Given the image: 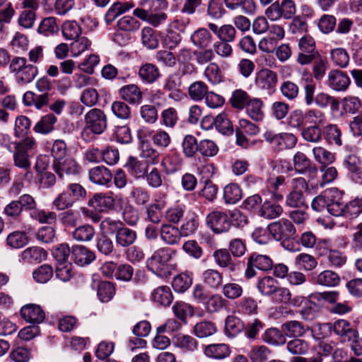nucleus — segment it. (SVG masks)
I'll use <instances>...</instances> for the list:
<instances>
[{
    "instance_id": "f257e3e1",
    "label": "nucleus",
    "mask_w": 362,
    "mask_h": 362,
    "mask_svg": "<svg viewBox=\"0 0 362 362\" xmlns=\"http://www.w3.org/2000/svg\"><path fill=\"white\" fill-rule=\"evenodd\" d=\"M175 255V251L170 247H160L146 259V267L156 276L168 279L172 275L174 266L169 262Z\"/></svg>"
},
{
    "instance_id": "f03ea898",
    "label": "nucleus",
    "mask_w": 362,
    "mask_h": 362,
    "mask_svg": "<svg viewBox=\"0 0 362 362\" xmlns=\"http://www.w3.org/2000/svg\"><path fill=\"white\" fill-rule=\"evenodd\" d=\"M13 160L15 166L28 170L31 167L30 158L36 148V141L33 136H28L25 139L13 143Z\"/></svg>"
},
{
    "instance_id": "7ed1b4c3",
    "label": "nucleus",
    "mask_w": 362,
    "mask_h": 362,
    "mask_svg": "<svg viewBox=\"0 0 362 362\" xmlns=\"http://www.w3.org/2000/svg\"><path fill=\"white\" fill-rule=\"evenodd\" d=\"M86 125L81 132L82 139L90 142L95 139V134H100L107 127L105 115H86Z\"/></svg>"
},
{
    "instance_id": "20e7f679",
    "label": "nucleus",
    "mask_w": 362,
    "mask_h": 362,
    "mask_svg": "<svg viewBox=\"0 0 362 362\" xmlns=\"http://www.w3.org/2000/svg\"><path fill=\"white\" fill-rule=\"evenodd\" d=\"M296 11V4L292 0H278L269 6L265 14L272 21H276L283 18H291Z\"/></svg>"
},
{
    "instance_id": "39448f33",
    "label": "nucleus",
    "mask_w": 362,
    "mask_h": 362,
    "mask_svg": "<svg viewBox=\"0 0 362 362\" xmlns=\"http://www.w3.org/2000/svg\"><path fill=\"white\" fill-rule=\"evenodd\" d=\"M272 267L273 261L270 257L253 252L247 257L245 276L250 279L257 275L256 269L262 272H269Z\"/></svg>"
},
{
    "instance_id": "423d86ee",
    "label": "nucleus",
    "mask_w": 362,
    "mask_h": 362,
    "mask_svg": "<svg viewBox=\"0 0 362 362\" xmlns=\"http://www.w3.org/2000/svg\"><path fill=\"white\" fill-rule=\"evenodd\" d=\"M298 46L300 52L298 54L296 61L300 65L311 64L319 54L315 50V41L310 35H304L300 37L298 40Z\"/></svg>"
},
{
    "instance_id": "0eeeda50",
    "label": "nucleus",
    "mask_w": 362,
    "mask_h": 362,
    "mask_svg": "<svg viewBox=\"0 0 362 362\" xmlns=\"http://www.w3.org/2000/svg\"><path fill=\"white\" fill-rule=\"evenodd\" d=\"M267 228L273 238L279 241L293 238L296 234V228L292 223L284 218L271 223L268 225Z\"/></svg>"
},
{
    "instance_id": "6e6552de",
    "label": "nucleus",
    "mask_w": 362,
    "mask_h": 362,
    "mask_svg": "<svg viewBox=\"0 0 362 362\" xmlns=\"http://www.w3.org/2000/svg\"><path fill=\"white\" fill-rule=\"evenodd\" d=\"M292 191L286 196V203L291 207H301L305 201L303 192L308 189V184L303 177L292 180Z\"/></svg>"
},
{
    "instance_id": "1a4fd4ad",
    "label": "nucleus",
    "mask_w": 362,
    "mask_h": 362,
    "mask_svg": "<svg viewBox=\"0 0 362 362\" xmlns=\"http://www.w3.org/2000/svg\"><path fill=\"white\" fill-rule=\"evenodd\" d=\"M264 138L278 150L291 148L297 143L296 137L293 134L288 133L276 134L271 132H267L264 134Z\"/></svg>"
},
{
    "instance_id": "9d476101",
    "label": "nucleus",
    "mask_w": 362,
    "mask_h": 362,
    "mask_svg": "<svg viewBox=\"0 0 362 362\" xmlns=\"http://www.w3.org/2000/svg\"><path fill=\"white\" fill-rule=\"evenodd\" d=\"M278 81L277 74L269 69H262L256 74L255 83L260 90L272 93L275 90Z\"/></svg>"
},
{
    "instance_id": "9b49d317",
    "label": "nucleus",
    "mask_w": 362,
    "mask_h": 362,
    "mask_svg": "<svg viewBox=\"0 0 362 362\" xmlns=\"http://www.w3.org/2000/svg\"><path fill=\"white\" fill-rule=\"evenodd\" d=\"M207 226L216 233H226L230 228V222L228 216L221 211H214L206 218Z\"/></svg>"
},
{
    "instance_id": "f8f14e48",
    "label": "nucleus",
    "mask_w": 362,
    "mask_h": 362,
    "mask_svg": "<svg viewBox=\"0 0 362 362\" xmlns=\"http://www.w3.org/2000/svg\"><path fill=\"white\" fill-rule=\"evenodd\" d=\"M53 168L55 173L61 178H62L64 175H78L81 170L80 165L71 157H65L57 161H54Z\"/></svg>"
},
{
    "instance_id": "ddd939ff",
    "label": "nucleus",
    "mask_w": 362,
    "mask_h": 362,
    "mask_svg": "<svg viewBox=\"0 0 362 362\" xmlns=\"http://www.w3.org/2000/svg\"><path fill=\"white\" fill-rule=\"evenodd\" d=\"M351 83L349 76L342 71L333 69L329 71L327 75V85L335 91L346 90Z\"/></svg>"
},
{
    "instance_id": "4468645a",
    "label": "nucleus",
    "mask_w": 362,
    "mask_h": 362,
    "mask_svg": "<svg viewBox=\"0 0 362 362\" xmlns=\"http://www.w3.org/2000/svg\"><path fill=\"white\" fill-rule=\"evenodd\" d=\"M88 204L99 211H110L115 208V197L111 192L97 193L88 200Z\"/></svg>"
},
{
    "instance_id": "2eb2a0df",
    "label": "nucleus",
    "mask_w": 362,
    "mask_h": 362,
    "mask_svg": "<svg viewBox=\"0 0 362 362\" xmlns=\"http://www.w3.org/2000/svg\"><path fill=\"white\" fill-rule=\"evenodd\" d=\"M332 329L341 343H348L351 339L355 338L358 332L349 321L344 319L336 320L332 325Z\"/></svg>"
},
{
    "instance_id": "dca6fc26",
    "label": "nucleus",
    "mask_w": 362,
    "mask_h": 362,
    "mask_svg": "<svg viewBox=\"0 0 362 362\" xmlns=\"http://www.w3.org/2000/svg\"><path fill=\"white\" fill-rule=\"evenodd\" d=\"M133 15L153 27H158L163 24L168 18L167 14L164 12L153 13L152 11L144 8H135L133 11Z\"/></svg>"
},
{
    "instance_id": "f3484780",
    "label": "nucleus",
    "mask_w": 362,
    "mask_h": 362,
    "mask_svg": "<svg viewBox=\"0 0 362 362\" xmlns=\"http://www.w3.org/2000/svg\"><path fill=\"white\" fill-rule=\"evenodd\" d=\"M213 257L216 264L222 268H227L231 273H235L240 269V262L233 260L230 252L225 248L218 249L214 252Z\"/></svg>"
},
{
    "instance_id": "a211bd4d",
    "label": "nucleus",
    "mask_w": 362,
    "mask_h": 362,
    "mask_svg": "<svg viewBox=\"0 0 362 362\" xmlns=\"http://www.w3.org/2000/svg\"><path fill=\"white\" fill-rule=\"evenodd\" d=\"M21 315L23 320L31 324H40L45 317L43 310L36 304L23 305L21 309Z\"/></svg>"
},
{
    "instance_id": "6ab92c4d",
    "label": "nucleus",
    "mask_w": 362,
    "mask_h": 362,
    "mask_svg": "<svg viewBox=\"0 0 362 362\" xmlns=\"http://www.w3.org/2000/svg\"><path fill=\"white\" fill-rule=\"evenodd\" d=\"M209 29L216 36L218 40L233 42L236 38L237 31L235 28L230 24H223L218 26L216 23H210Z\"/></svg>"
},
{
    "instance_id": "aec40b11",
    "label": "nucleus",
    "mask_w": 362,
    "mask_h": 362,
    "mask_svg": "<svg viewBox=\"0 0 362 362\" xmlns=\"http://www.w3.org/2000/svg\"><path fill=\"white\" fill-rule=\"evenodd\" d=\"M174 347L180 349L184 353L194 352L197 349L198 341L192 336L177 334L172 338Z\"/></svg>"
},
{
    "instance_id": "412c9836",
    "label": "nucleus",
    "mask_w": 362,
    "mask_h": 362,
    "mask_svg": "<svg viewBox=\"0 0 362 362\" xmlns=\"http://www.w3.org/2000/svg\"><path fill=\"white\" fill-rule=\"evenodd\" d=\"M161 240L167 245H177L182 237L180 229L171 224H163L159 230Z\"/></svg>"
},
{
    "instance_id": "4be33fe9",
    "label": "nucleus",
    "mask_w": 362,
    "mask_h": 362,
    "mask_svg": "<svg viewBox=\"0 0 362 362\" xmlns=\"http://www.w3.org/2000/svg\"><path fill=\"white\" fill-rule=\"evenodd\" d=\"M71 254L74 262L79 266L89 264L95 258L94 252L83 245L73 246Z\"/></svg>"
},
{
    "instance_id": "5701e85b",
    "label": "nucleus",
    "mask_w": 362,
    "mask_h": 362,
    "mask_svg": "<svg viewBox=\"0 0 362 362\" xmlns=\"http://www.w3.org/2000/svg\"><path fill=\"white\" fill-rule=\"evenodd\" d=\"M90 180L99 185H107L111 182L112 175L110 170L105 166H96L91 168L88 173Z\"/></svg>"
},
{
    "instance_id": "b1692460",
    "label": "nucleus",
    "mask_w": 362,
    "mask_h": 362,
    "mask_svg": "<svg viewBox=\"0 0 362 362\" xmlns=\"http://www.w3.org/2000/svg\"><path fill=\"white\" fill-rule=\"evenodd\" d=\"M223 274L214 269H207L202 274L204 285L210 289L218 290L223 284Z\"/></svg>"
},
{
    "instance_id": "393cba45",
    "label": "nucleus",
    "mask_w": 362,
    "mask_h": 362,
    "mask_svg": "<svg viewBox=\"0 0 362 362\" xmlns=\"http://www.w3.org/2000/svg\"><path fill=\"white\" fill-rule=\"evenodd\" d=\"M204 354L206 357L221 360L229 356L230 350L226 344H211L204 347Z\"/></svg>"
},
{
    "instance_id": "a878e982",
    "label": "nucleus",
    "mask_w": 362,
    "mask_h": 362,
    "mask_svg": "<svg viewBox=\"0 0 362 362\" xmlns=\"http://www.w3.org/2000/svg\"><path fill=\"white\" fill-rule=\"evenodd\" d=\"M133 6V4L130 2L116 1L113 3L106 12L105 21L107 23H111L116 18L129 11Z\"/></svg>"
},
{
    "instance_id": "bb28decb",
    "label": "nucleus",
    "mask_w": 362,
    "mask_h": 362,
    "mask_svg": "<svg viewBox=\"0 0 362 362\" xmlns=\"http://www.w3.org/2000/svg\"><path fill=\"white\" fill-rule=\"evenodd\" d=\"M308 328L303 323L297 320H291L281 325L284 335L288 337L298 338L303 337Z\"/></svg>"
},
{
    "instance_id": "cd10ccee",
    "label": "nucleus",
    "mask_w": 362,
    "mask_h": 362,
    "mask_svg": "<svg viewBox=\"0 0 362 362\" xmlns=\"http://www.w3.org/2000/svg\"><path fill=\"white\" fill-rule=\"evenodd\" d=\"M286 350L296 356H305L310 350V343L300 337L293 338L286 343Z\"/></svg>"
},
{
    "instance_id": "c85d7f7f",
    "label": "nucleus",
    "mask_w": 362,
    "mask_h": 362,
    "mask_svg": "<svg viewBox=\"0 0 362 362\" xmlns=\"http://www.w3.org/2000/svg\"><path fill=\"white\" fill-rule=\"evenodd\" d=\"M276 279L271 276H264L257 281V288L261 295L271 297L279 285Z\"/></svg>"
},
{
    "instance_id": "c756f323",
    "label": "nucleus",
    "mask_w": 362,
    "mask_h": 362,
    "mask_svg": "<svg viewBox=\"0 0 362 362\" xmlns=\"http://www.w3.org/2000/svg\"><path fill=\"white\" fill-rule=\"evenodd\" d=\"M191 40L195 47L207 48L212 42V35L208 29L200 28L192 34Z\"/></svg>"
},
{
    "instance_id": "7c9ffc66",
    "label": "nucleus",
    "mask_w": 362,
    "mask_h": 362,
    "mask_svg": "<svg viewBox=\"0 0 362 362\" xmlns=\"http://www.w3.org/2000/svg\"><path fill=\"white\" fill-rule=\"evenodd\" d=\"M341 281L339 275L332 270H325L319 273L315 283L327 287H334L339 284Z\"/></svg>"
},
{
    "instance_id": "2f4dec72",
    "label": "nucleus",
    "mask_w": 362,
    "mask_h": 362,
    "mask_svg": "<svg viewBox=\"0 0 362 362\" xmlns=\"http://www.w3.org/2000/svg\"><path fill=\"white\" fill-rule=\"evenodd\" d=\"M262 340L273 346H282L286 344V339L282 330L280 331L276 327L267 329L262 334Z\"/></svg>"
},
{
    "instance_id": "473e14b6",
    "label": "nucleus",
    "mask_w": 362,
    "mask_h": 362,
    "mask_svg": "<svg viewBox=\"0 0 362 362\" xmlns=\"http://www.w3.org/2000/svg\"><path fill=\"white\" fill-rule=\"evenodd\" d=\"M153 300L161 305L168 306L173 300V293L170 287L161 286L155 288L151 293Z\"/></svg>"
},
{
    "instance_id": "72a5a7b5",
    "label": "nucleus",
    "mask_w": 362,
    "mask_h": 362,
    "mask_svg": "<svg viewBox=\"0 0 362 362\" xmlns=\"http://www.w3.org/2000/svg\"><path fill=\"white\" fill-rule=\"evenodd\" d=\"M119 95L126 101L132 104L140 103L142 93L139 87L135 84H129L123 86L119 90Z\"/></svg>"
},
{
    "instance_id": "f704fd0d",
    "label": "nucleus",
    "mask_w": 362,
    "mask_h": 362,
    "mask_svg": "<svg viewBox=\"0 0 362 362\" xmlns=\"http://www.w3.org/2000/svg\"><path fill=\"white\" fill-rule=\"evenodd\" d=\"M136 237L135 230L127 227H122L116 233V243L117 245L126 247L132 245L135 242Z\"/></svg>"
},
{
    "instance_id": "c9c22d12",
    "label": "nucleus",
    "mask_w": 362,
    "mask_h": 362,
    "mask_svg": "<svg viewBox=\"0 0 362 362\" xmlns=\"http://www.w3.org/2000/svg\"><path fill=\"white\" fill-rule=\"evenodd\" d=\"M21 257L24 262L37 263L46 258L47 252L42 248L34 246L28 247L23 250Z\"/></svg>"
},
{
    "instance_id": "e433bc0d",
    "label": "nucleus",
    "mask_w": 362,
    "mask_h": 362,
    "mask_svg": "<svg viewBox=\"0 0 362 362\" xmlns=\"http://www.w3.org/2000/svg\"><path fill=\"white\" fill-rule=\"evenodd\" d=\"M244 329L241 320L233 315H228L225 320L226 334L229 337H234L240 334Z\"/></svg>"
},
{
    "instance_id": "4c0bfd02",
    "label": "nucleus",
    "mask_w": 362,
    "mask_h": 362,
    "mask_svg": "<svg viewBox=\"0 0 362 362\" xmlns=\"http://www.w3.org/2000/svg\"><path fill=\"white\" fill-rule=\"evenodd\" d=\"M315 104L321 108H329L332 112L338 111L339 109V100L327 93H320L315 98Z\"/></svg>"
},
{
    "instance_id": "58836bf2",
    "label": "nucleus",
    "mask_w": 362,
    "mask_h": 362,
    "mask_svg": "<svg viewBox=\"0 0 362 362\" xmlns=\"http://www.w3.org/2000/svg\"><path fill=\"white\" fill-rule=\"evenodd\" d=\"M249 98L250 95L245 90L240 88L235 89L232 92L228 103L231 107L240 111L245 107Z\"/></svg>"
},
{
    "instance_id": "ea45409f",
    "label": "nucleus",
    "mask_w": 362,
    "mask_h": 362,
    "mask_svg": "<svg viewBox=\"0 0 362 362\" xmlns=\"http://www.w3.org/2000/svg\"><path fill=\"white\" fill-rule=\"evenodd\" d=\"M165 104V101L163 94L158 92L151 95L149 104L141 106V113H146L148 112L157 113L163 110Z\"/></svg>"
},
{
    "instance_id": "a19ab883",
    "label": "nucleus",
    "mask_w": 362,
    "mask_h": 362,
    "mask_svg": "<svg viewBox=\"0 0 362 362\" xmlns=\"http://www.w3.org/2000/svg\"><path fill=\"white\" fill-rule=\"evenodd\" d=\"M138 74L141 81L148 83H153L159 76L158 69L149 63L141 66Z\"/></svg>"
},
{
    "instance_id": "79ce46f5",
    "label": "nucleus",
    "mask_w": 362,
    "mask_h": 362,
    "mask_svg": "<svg viewBox=\"0 0 362 362\" xmlns=\"http://www.w3.org/2000/svg\"><path fill=\"white\" fill-rule=\"evenodd\" d=\"M125 167L129 173L136 178L144 177L146 174L148 169L146 163L139 161L133 157L129 158Z\"/></svg>"
},
{
    "instance_id": "37998d69",
    "label": "nucleus",
    "mask_w": 362,
    "mask_h": 362,
    "mask_svg": "<svg viewBox=\"0 0 362 362\" xmlns=\"http://www.w3.org/2000/svg\"><path fill=\"white\" fill-rule=\"evenodd\" d=\"M199 225V217L194 214H187L185 222L180 226V231L182 236L187 237L194 234Z\"/></svg>"
},
{
    "instance_id": "c03bdc74",
    "label": "nucleus",
    "mask_w": 362,
    "mask_h": 362,
    "mask_svg": "<svg viewBox=\"0 0 362 362\" xmlns=\"http://www.w3.org/2000/svg\"><path fill=\"white\" fill-rule=\"evenodd\" d=\"M293 165L298 173L304 174L311 168L312 162L304 153L298 151L293 156Z\"/></svg>"
},
{
    "instance_id": "a18cd8bd",
    "label": "nucleus",
    "mask_w": 362,
    "mask_h": 362,
    "mask_svg": "<svg viewBox=\"0 0 362 362\" xmlns=\"http://www.w3.org/2000/svg\"><path fill=\"white\" fill-rule=\"evenodd\" d=\"M57 117L54 115H45L34 127L37 133L47 134L54 129V125L57 122Z\"/></svg>"
},
{
    "instance_id": "49530a36",
    "label": "nucleus",
    "mask_w": 362,
    "mask_h": 362,
    "mask_svg": "<svg viewBox=\"0 0 362 362\" xmlns=\"http://www.w3.org/2000/svg\"><path fill=\"white\" fill-rule=\"evenodd\" d=\"M283 212L282 207L276 203L266 201L262 204L259 215L267 219H273L279 217Z\"/></svg>"
},
{
    "instance_id": "de8ad7c7",
    "label": "nucleus",
    "mask_w": 362,
    "mask_h": 362,
    "mask_svg": "<svg viewBox=\"0 0 362 362\" xmlns=\"http://www.w3.org/2000/svg\"><path fill=\"white\" fill-rule=\"evenodd\" d=\"M272 351L264 345L253 346L248 353V356L252 362H266Z\"/></svg>"
},
{
    "instance_id": "09e8293b",
    "label": "nucleus",
    "mask_w": 362,
    "mask_h": 362,
    "mask_svg": "<svg viewBox=\"0 0 362 362\" xmlns=\"http://www.w3.org/2000/svg\"><path fill=\"white\" fill-rule=\"evenodd\" d=\"M330 59L333 64L340 68H346L349 62V55L346 50L341 47L334 48L330 52Z\"/></svg>"
},
{
    "instance_id": "8fccbe9b",
    "label": "nucleus",
    "mask_w": 362,
    "mask_h": 362,
    "mask_svg": "<svg viewBox=\"0 0 362 362\" xmlns=\"http://www.w3.org/2000/svg\"><path fill=\"white\" fill-rule=\"evenodd\" d=\"M328 69V62L327 59L320 54L316 56L313 60L312 67L313 74L317 81L322 80L325 76L326 71Z\"/></svg>"
},
{
    "instance_id": "3c124183",
    "label": "nucleus",
    "mask_w": 362,
    "mask_h": 362,
    "mask_svg": "<svg viewBox=\"0 0 362 362\" xmlns=\"http://www.w3.org/2000/svg\"><path fill=\"white\" fill-rule=\"evenodd\" d=\"M162 165L167 173H174L181 169L182 159L177 153H172L163 159Z\"/></svg>"
},
{
    "instance_id": "603ef678",
    "label": "nucleus",
    "mask_w": 362,
    "mask_h": 362,
    "mask_svg": "<svg viewBox=\"0 0 362 362\" xmlns=\"http://www.w3.org/2000/svg\"><path fill=\"white\" fill-rule=\"evenodd\" d=\"M242 198V190L235 183L226 185L223 189V199L227 204H235Z\"/></svg>"
},
{
    "instance_id": "864d4df0",
    "label": "nucleus",
    "mask_w": 362,
    "mask_h": 362,
    "mask_svg": "<svg viewBox=\"0 0 362 362\" xmlns=\"http://www.w3.org/2000/svg\"><path fill=\"white\" fill-rule=\"evenodd\" d=\"M91 41L86 37H77L70 44V52L71 57H78L82 53L89 49L91 46Z\"/></svg>"
},
{
    "instance_id": "5fc2aeb1",
    "label": "nucleus",
    "mask_w": 362,
    "mask_h": 362,
    "mask_svg": "<svg viewBox=\"0 0 362 362\" xmlns=\"http://www.w3.org/2000/svg\"><path fill=\"white\" fill-rule=\"evenodd\" d=\"M62 31L66 40H75L81 33L80 25L74 21H67L62 26Z\"/></svg>"
},
{
    "instance_id": "6e6d98bb",
    "label": "nucleus",
    "mask_w": 362,
    "mask_h": 362,
    "mask_svg": "<svg viewBox=\"0 0 362 362\" xmlns=\"http://www.w3.org/2000/svg\"><path fill=\"white\" fill-rule=\"evenodd\" d=\"M94 235L95 229L89 224H85L76 228L72 233L74 239L81 242L90 241L93 239Z\"/></svg>"
},
{
    "instance_id": "4d7b16f0",
    "label": "nucleus",
    "mask_w": 362,
    "mask_h": 362,
    "mask_svg": "<svg viewBox=\"0 0 362 362\" xmlns=\"http://www.w3.org/2000/svg\"><path fill=\"white\" fill-rule=\"evenodd\" d=\"M37 74V68L33 64H28L17 74L16 81L21 86L25 85L33 81Z\"/></svg>"
},
{
    "instance_id": "13d9d810",
    "label": "nucleus",
    "mask_w": 362,
    "mask_h": 362,
    "mask_svg": "<svg viewBox=\"0 0 362 362\" xmlns=\"http://www.w3.org/2000/svg\"><path fill=\"white\" fill-rule=\"evenodd\" d=\"M194 331L197 337L204 338L215 334L217 331V328L214 322L203 321L196 324Z\"/></svg>"
},
{
    "instance_id": "bf43d9fd",
    "label": "nucleus",
    "mask_w": 362,
    "mask_h": 362,
    "mask_svg": "<svg viewBox=\"0 0 362 362\" xmlns=\"http://www.w3.org/2000/svg\"><path fill=\"white\" fill-rule=\"evenodd\" d=\"M98 296L101 302H109L115 294L114 285L110 281H102L98 287Z\"/></svg>"
},
{
    "instance_id": "052dcab7",
    "label": "nucleus",
    "mask_w": 362,
    "mask_h": 362,
    "mask_svg": "<svg viewBox=\"0 0 362 362\" xmlns=\"http://www.w3.org/2000/svg\"><path fill=\"white\" fill-rule=\"evenodd\" d=\"M129 197L138 206L146 205L150 200L148 192L141 187H133L129 192Z\"/></svg>"
},
{
    "instance_id": "680f3d73",
    "label": "nucleus",
    "mask_w": 362,
    "mask_h": 362,
    "mask_svg": "<svg viewBox=\"0 0 362 362\" xmlns=\"http://www.w3.org/2000/svg\"><path fill=\"white\" fill-rule=\"evenodd\" d=\"M188 93L192 100H202L209 93L208 86L202 81H196L189 86Z\"/></svg>"
},
{
    "instance_id": "e2e57ef3",
    "label": "nucleus",
    "mask_w": 362,
    "mask_h": 362,
    "mask_svg": "<svg viewBox=\"0 0 362 362\" xmlns=\"http://www.w3.org/2000/svg\"><path fill=\"white\" fill-rule=\"evenodd\" d=\"M75 202L67 189H66L57 196L52 204L57 210H64L71 207Z\"/></svg>"
},
{
    "instance_id": "0e129e2a",
    "label": "nucleus",
    "mask_w": 362,
    "mask_h": 362,
    "mask_svg": "<svg viewBox=\"0 0 362 362\" xmlns=\"http://www.w3.org/2000/svg\"><path fill=\"white\" fill-rule=\"evenodd\" d=\"M192 281L193 279L189 274L182 273L174 278L172 285L175 291L183 293L190 287Z\"/></svg>"
},
{
    "instance_id": "69168bd1",
    "label": "nucleus",
    "mask_w": 362,
    "mask_h": 362,
    "mask_svg": "<svg viewBox=\"0 0 362 362\" xmlns=\"http://www.w3.org/2000/svg\"><path fill=\"white\" fill-rule=\"evenodd\" d=\"M141 35L142 44L146 48L152 49H156L158 46V40L151 28L148 26L143 28Z\"/></svg>"
},
{
    "instance_id": "338daca9",
    "label": "nucleus",
    "mask_w": 362,
    "mask_h": 362,
    "mask_svg": "<svg viewBox=\"0 0 362 362\" xmlns=\"http://www.w3.org/2000/svg\"><path fill=\"white\" fill-rule=\"evenodd\" d=\"M141 24L135 18L125 16L117 21V27L119 30L134 33L140 28Z\"/></svg>"
},
{
    "instance_id": "774afa93",
    "label": "nucleus",
    "mask_w": 362,
    "mask_h": 362,
    "mask_svg": "<svg viewBox=\"0 0 362 362\" xmlns=\"http://www.w3.org/2000/svg\"><path fill=\"white\" fill-rule=\"evenodd\" d=\"M362 212V198L356 197L345 203V217L352 218L357 217Z\"/></svg>"
}]
</instances>
